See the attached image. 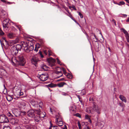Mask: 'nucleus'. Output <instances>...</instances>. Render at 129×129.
<instances>
[{"instance_id":"nucleus-1","label":"nucleus","mask_w":129,"mask_h":129,"mask_svg":"<svg viewBox=\"0 0 129 129\" xmlns=\"http://www.w3.org/2000/svg\"><path fill=\"white\" fill-rule=\"evenodd\" d=\"M11 61L13 65L23 66L25 63V59L22 54L18 56L16 58L13 57L11 58Z\"/></svg>"},{"instance_id":"nucleus-2","label":"nucleus","mask_w":129,"mask_h":129,"mask_svg":"<svg viewBox=\"0 0 129 129\" xmlns=\"http://www.w3.org/2000/svg\"><path fill=\"white\" fill-rule=\"evenodd\" d=\"M22 48L21 45L17 44L12 47L11 49V54L13 55H16L18 53V51L20 50Z\"/></svg>"},{"instance_id":"nucleus-3","label":"nucleus","mask_w":129,"mask_h":129,"mask_svg":"<svg viewBox=\"0 0 129 129\" xmlns=\"http://www.w3.org/2000/svg\"><path fill=\"white\" fill-rule=\"evenodd\" d=\"M89 112L91 113H93L94 112H96L98 114L100 113V110L97 104L95 103H93L92 107H90L88 108Z\"/></svg>"},{"instance_id":"nucleus-4","label":"nucleus","mask_w":129,"mask_h":129,"mask_svg":"<svg viewBox=\"0 0 129 129\" xmlns=\"http://www.w3.org/2000/svg\"><path fill=\"white\" fill-rule=\"evenodd\" d=\"M31 60L32 63L36 67L37 66V63L40 61V60L37 57L34 56L32 57Z\"/></svg>"},{"instance_id":"nucleus-5","label":"nucleus","mask_w":129,"mask_h":129,"mask_svg":"<svg viewBox=\"0 0 129 129\" xmlns=\"http://www.w3.org/2000/svg\"><path fill=\"white\" fill-rule=\"evenodd\" d=\"M47 61L48 62L49 65L51 67H52L55 65L56 60L50 57L47 58Z\"/></svg>"},{"instance_id":"nucleus-6","label":"nucleus","mask_w":129,"mask_h":129,"mask_svg":"<svg viewBox=\"0 0 129 129\" xmlns=\"http://www.w3.org/2000/svg\"><path fill=\"white\" fill-rule=\"evenodd\" d=\"M9 120L7 116L4 115H0V122L1 123L7 122Z\"/></svg>"},{"instance_id":"nucleus-7","label":"nucleus","mask_w":129,"mask_h":129,"mask_svg":"<svg viewBox=\"0 0 129 129\" xmlns=\"http://www.w3.org/2000/svg\"><path fill=\"white\" fill-rule=\"evenodd\" d=\"M10 21L8 19H5L3 22V25L4 27H8L10 25Z\"/></svg>"},{"instance_id":"nucleus-8","label":"nucleus","mask_w":129,"mask_h":129,"mask_svg":"<svg viewBox=\"0 0 129 129\" xmlns=\"http://www.w3.org/2000/svg\"><path fill=\"white\" fill-rule=\"evenodd\" d=\"M27 116L31 118H33L35 116V111L34 110H29L27 113Z\"/></svg>"},{"instance_id":"nucleus-9","label":"nucleus","mask_w":129,"mask_h":129,"mask_svg":"<svg viewBox=\"0 0 129 129\" xmlns=\"http://www.w3.org/2000/svg\"><path fill=\"white\" fill-rule=\"evenodd\" d=\"M90 38L89 39L96 42L98 40V38L94 34L91 33L90 34Z\"/></svg>"},{"instance_id":"nucleus-10","label":"nucleus","mask_w":129,"mask_h":129,"mask_svg":"<svg viewBox=\"0 0 129 129\" xmlns=\"http://www.w3.org/2000/svg\"><path fill=\"white\" fill-rule=\"evenodd\" d=\"M39 79L41 81H46L48 78V76L46 75L42 74L39 76Z\"/></svg>"},{"instance_id":"nucleus-11","label":"nucleus","mask_w":129,"mask_h":129,"mask_svg":"<svg viewBox=\"0 0 129 129\" xmlns=\"http://www.w3.org/2000/svg\"><path fill=\"white\" fill-rule=\"evenodd\" d=\"M26 105V102H22L19 103L18 106L19 108L24 109Z\"/></svg>"},{"instance_id":"nucleus-12","label":"nucleus","mask_w":129,"mask_h":129,"mask_svg":"<svg viewBox=\"0 0 129 129\" xmlns=\"http://www.w3.org/2000/svg\"><path fill=\"white\" fill-rule=\"evenodd\" d=\"M19 121L18 119L17 118H12L10 120V122L13 124H17Z\"/></svg>"},{"instance_id":"nucleus-13","label":"nucleus","mask_w":129,"mask_h":129,"mask_svg":"<svg viewBox=\"0 0 129 129\" xmlns=\"http://www.w3.org/2000/svg\"><path fill=\"white\" fill-rule=\"evenodd\" d=\"M30 102L32 105L35 108H36L38 107V102L37 101L33 100Z\"/></svg>"},{"instance_id":"nucleus-14","label":"nucleus","mask_w":129,"mask_h":129,"mask_svg":"<svg viewBox=\"0 0 129 129\" xmlns=\"http://www.w3.org/2000/svg\"><path fill=\"white\" fill-rule=\"evenodd\" d=\"M55 71L56 73L61 74V76L62 75V69L61 68L58 67H56L55 69Z\"/></svg>"},{"instance_id":"nucleus-15","label":"nucleus","mask_w":129,"mask_h":129,"mask_svg":"<svg viewBox=\"0 0 129 129\" xmlns=\"http://www.w3.org/2000/svg\"><path fill=\"white\" fill-rule=\"evenodd\" d=\"M7 74L6 71L4 69L0 68V74L1 76H5Z\"/></svg>"},{"instance_id":"nucleus-16","label":"nucleus","mask_w":129,"mask_h":129,"mask_svg":"<svg viewBox=\"0 0 129 129\" xmlns=\"http://www.w3.org/2000/svg\"><path fill=\"white\" fill-rule=\"evenodd\" d=\"M119 98L122 102H124L125 103L127 101L126 98L123 95H119Z\"/></svg>"},{"instance_id":"nucleus-17","label":"nucleus","mask_w":129,"mask_h":129,"mask_svg":"<svg viewBox=\"0 0 129 129\" xmlns=\"http://www.w3.org/2000/svg\"><path fill=\"white\" fill-rule=\"evenodd\" d=\"M50 110L51 113L52 114L55 115L56 113V109L54 107L50 108Z\"/></svg>"},{"instance_id":"nucleus-18","label":"nucleus","mask_w":129,"mask_h":129,"mask_svg":"<svg viewBox=\"0 0 129 129\" xmlns=\"http://www.w3.org/2000/svg\"><path fill=\"white\" fill-rule=\"evenodd\" d=\"M22 119L23 121L22 122L23 123L28 124L29 123V120L27 119V118H25L24 117H22Z\"/></svg>"},{"instance_id":"nucleus-19","label":"nucleus","mask_w":129,"mask_h":129,"mask_svg":"<svg viewBox=\"0 0 129 129\" xmlns=\"http://www.w3.org/2000/svg\"><path fill=\"white\" fill-rule=\"evenodd\" d=\"M34 120L36 123H38L41 121L40 117L39 116H36L34 118Z\"/></svg>"},{"instance_id":"nucleus-20","label":"nucleus","mask_w":129,"mask_h":129,"mask_svg":"<svg viewBox=\"0 0 129 129\" xmlns=\"http://www.w3.org/2000/svg\"><path fill=\"white\" fill-rule=\"evenodd\" d=\"M55 117L56 118L55 121H57V120H59L60 121H62V118L59 113H58V115L55 116Z\"/></svg>"},{"instance_id":"nucleus-21","label":"nucleus","mask_w":129,"mask_h":129,"mask_svg":"<svg viewBox=\"0 0 129 129\" xmlns=\"http://www.w3.org/2000/svg\"><path fill=\"white\" fill-rule=\"evenodd\" d=\"M56 124L59 126H62L63 124V122L62 121H60L59 120H57V121H55Z\"/></svg>"},{"instance_id":"nucleus-22","label":"nucleus","mask_w":129,"mask_h":129,"mask_svg":"<svg viewBox=\"0 0 129 129\" xmlns=\"http://www.w3.org/2000/svg\"><path fill=\"white\" fill-rule=\"evenodd\" d=\"M22 46H21L22 47H23L24 48V50H25V47H27L29 44L27 43V42L24 41L22 43Z\"/></svg>"},{"instance_id":"nucleus-23","label":"nucleus","mask_w":129,"mask_h":129,"mask_svg":"<svg viewBox=\"0 0 129 129\" xmlns=\"http://www.w3.org/2000/svg\"><path fill=\"white\" fill-rule=\"evenodd\" d=\"M41 68L44 71H47L48 70V67L45 64H42L41 66Z\"/></svg>"},{"instance_id":"nucleus-24","label":"nucleus","mask_w":129,"mask_h":129,"mask_svg":"<svg viewBox=\"0 0 129 129\" xmlns=\"http://www.w3.org/2000/svg\"><path fill=\"white\" fill-rule=\"evenodd\" d=\"M16 35L12 33H9L8 35V36L9 38H12L15 36Z\"/></svg>"},{"instance_id":"nucleus-25","label":"nucleus","mask_w":129,"mask_h":129,"mask_svg":"<svg viewBox=\"0 0 129 129\" xmlns=\"http://www.w3.org/2000/svg\"><path fill=\"white\" fill-rule=\"evenodd\" d=\"M34 47L33 45H30L29 47V49L28 50H27V52H29L30 51H32L33 50Z\"/></svg>"},{"instance_id":"nucleus-26","label":"nucleus","mask_w":129,"mask_h":129,"mask_svg":"<svg viewBox=\"0 0 129 129\" xmlns=\"http://www.w3.org/2000/svg\"><path fill=\"white\" fill-rule=\"evenodd\" d=\"M56 86V85L55 84H53L52 83H51L49 84L48 85H46V86L47 87H50L51 88L55 87Z\"/></svg>"},{"instance_id":"nucleus-27","label":"nucleus","mask_w":129,"mask_h":129,"mask_svg":"<svg viewBox=\"0 0 129 129\" xmlns=\"http://www.w3.org/2000/svg\"><path fill=\"white\" fill-rule=\"evenodd\" d=\"M39 117H40L44 118L45 117L46 113L44 112H43L40 114H39Z\"/></svg>"},{"instance_id":"nucleus-28","label":"nucleus","mask_w":129,"mask_h":129,"mask_svg":"<svg viewBox=\"0 0 129 129\" xmlns=\"http://www.w3.org/2000/svg\"><path fill=\"white\" fill-rule=\"evenodd\" d=\"M34 110L35 111V113H36L38 115H39L40 113V112H41V111L39 109H35Z\"/></svg>"},{"instance_id":"nucleus-29","label":"nucleus","mask_w":129,"mask_h":129,"mask_svg":"<svg viewBox=\"0 0 129 129\" xmlns=\"http://www.w3.org/2000/svg\"><path fill=\"white\" fill-rule=\"evenodd\" d=\"M118 104L120 106L123 108L122 110L123 111L124 108L125 107V105L123 102H119Z\"/></svg>"},{"instance_id":"nucleus-30","label":"nucleus","mask_w":129,"mask_h":129,"mask_svg":"<svg viewBox=\"0 0 129 129\" xmlns=\"http://www.w3.org/2000/svg\"><path fill=\"white\" fill-rule=\"evenodd\" d=\"M17 92L18 94H19V95L20 96L22 95L23 94V92H21L20 89H18Z\"/></svg>"},{"instance_id":"nucleus-31","label":"nucleus","mask_w":129,"mask_h":129,"mask_svg":"<svg viewBox=\"0 0 129 129\" xmlns=\"http://www.w3.org/2000/svg\"><path fill=\"white\" fill-rule=\"evenodd\" d=\"M66 83L64 82H62L57 84V85L59 87H62L63 85L66 84Z\"/></svg>"},{"instance_id":"nucleus-32","label":"nucleus","mask_w":129,"mask_h":129,"mask_svg":"<svg viewBox=\"0 0 129 129\" xmlns=\"http://www.w3.org/2000/svg\"><path fill=\"white\" fill-rule=\"evenodd\" d=\"M24 126L26 129H32V126L31 125H26Z\"/></svg>"},{"instance_id":"nucleus-33","label":"nucleus","mask_w":129,"mask_h":129,"mask_svg":"<svg viewBox=\"0 0 129 129\" xmlns=\"http://www.w3.org/2000/svg\"><path fill=\"white\" fill-rule=\"evenodd\" d=\"M40 46L39 44H38V45H37L35 47V49L34 50V51L37 52L38 51L39 48H40Z\"/></svg>"},{"instance_id":"nucleus-34","label":"nucleus","mask_w":129,"mask_h":129,"mask_svg":"<svg viewBox=\"0 0 129 129\" xmlns=\"http://www.w3.org/2000/svg\"><path fill=\"white\" fill-rule=\"evenodd\" d=\"M122 31L124 33L125 35V36L127 35H128V33L127 31L124 29L123 28L121 29Z\"/></svg>"},{"instance_id":"nucleus-35","label":"nucleus","mask_w":129,"mask_h":129,"mask_svg":"<svg viewBox=\"0 0 129 129\" xmlns=\"http://www.w3.org/2000/svg\"><path fill=\"white\" fill-rule=\"evenodd\" d=\"M49 129H59V128L57 126H51L49 128Z\"/></svg>"},{"instance_id":"nucleus-36","label":"nucleus","mask_w":129,"mask_h":129,"mask_svg":"<svg viewBox=\"0 0 129 129\" xmlns=\"http://www.w3.org/2000/svg\"><path fill=\"white\" fill-rule=\"evenodd\" d=\"M1 15L3 18H5L7 16V14L6 12H5V13H3L1 14Z\"/></svg>"},{"instance_id":"nucleus-37","label":"nucleus","mask_w":129,"mask_h":129,"mask_svg":"<svg viewBox=\"0 0 129 129\" xmlns=\"http://www.w3.org/2000/svg\"><path fill=\"white\" fill-rule=\"evenodd\" d=\"M7 100L9 101H11L12 100V98L10 96H8L6 97Z\"/></svg>"},{"instance_id":"nucleus-38","label":"nucleus","mask_w":129,"mask_h":129,"mask_svg":"<svg viewBox=\"0 0 129 129\" xmlns=\"http://www.w3.org/2000/svg\"><path fill=\"white\" fill-rule=\"evenodd\" d=\"M7 115L9 117H11L14 116L13 115H12L11 113L10 112H8L7 113Z\"/></svg>"},{"instance_id":"nucleus-39","label":"nucleus","mask_w":129,"mask_h":129,"mask_svg":"<svg viewBox=\"0 0 129 129\" xmlns=\"http://www.w3.org/2000/svg\"><path fill=\"white\" fill-rule=\"evenodd\" d=\"M125 4V3L124 1H120L118 3V5L119 6H121Z\"/></svg>"},{"instance_id":"nucleus-40","label":"nucleus","mask_w":129,"mask_h":129,"mask_svg":"<svg viewBox=\"0 0 129 129\" xmlns=\"http://www.w3.org/2000/svg\"><path fill=\"white\" fill-rule=\"evenodd\" d=\"M39 107L41 108H42L43 106V103L42 102H41L39 103Z\"/></svg>"},{"instance_id":"nucleus-41","label":"nucleus","mask_w":129,"mask_h":129,"mask_svg":"<svg viewBox=\"0 0 129 129\" xmlns=\"http://www.w3.org/2000/svg\"><path fill=\"white\" fill-rule=\"evenodd\" d=\"M125 37L127 42L128 43L129 42V36L128 35H126Z\"/></svg>"},{"instance_id":"nucleus-42","label":"nucleus","mask_w":129,"mask_h":129,"mask_svg":"<svg viewBox=\"0 0 129 129\" xmlns=\"http://www.w3.org/2000/svg\"><path fill=\"white\" fill-rule=\"evenodd\" d=\"M4 32H3L2 30L1 29V28H0V35L2 36L4 34Z\"/></svg>"},{"instance_id":"nucleus-43","label":"nucleus","mask_w":129,"mask_h":129,"mask_svg":"<svg viewBox=\"0 0 129 129\" xmlns=\"http://www.w3.org/2000/svg\"><path fill=\"white\" fill-rule=\"evenodd\" d=\"M13 114H14V115L16 117H18L20 115V113H19V114H17L16 113H14L13 112H12Z\"/></svg>"},{"instance_id":"nucleus-44","label":"nucleus","mask_w":129,"mask_h":129,"mask_svg":"<svg viewBox=\"0 0 129 129\" xmlns=\"http://www.w3.org/2000/svg\"><path fill=\"white\" fill-rule=\"evenodd\" d=\"M39 53L41 57L42 58H43L44 57V56L43 55L42 52L41 51H40L39 52Z\"/></svg>"},{"instance_id":"nucleus-45","label":"nucleus","mask_w":129,"mask_h":129,"mask_svg":"<svg viewBox=\"0 0 129 129\" xmlns=\"http://www.w3.org/2000/svg\"><path fill=\"white\" fill-rule=\"evenodd\" d=\"M67 77L68 78L70 79H71L72 78V75H71L70 74H68L67 75Z\"/></svg>"},{"instance_id":"nucleus-46","label":"nucleus","mask_w":129,"mask_h":129,"mask_svg":"<svg viewBox=\"0 0 129 129\" xmlns=\"http://www.w3.org/2000/svg\"><path fill=\"white\" fill-rule=\"evenodd\" d=\"M13 42H14V44H16L18 42V38H17L15 40H14Z\"/></svg>"},{"instance_id":"nucleus-47","label":"nucleus","mask_w":129,"mask_h":129,"mask_svg":"<svg viewBox=\"0 0 129 129\" xmlns=\"http://www.w3.org/2000/svg\"><path fill=\"white\" fill-rule=\"evenodd\" d=\"M3 129H10V128L9 126H4V127Z\"/></svg>"},{"instance_id":"nucleus-48","label":"nucleus","mask_w":129,"mask_h":129,"mask_svg":"<svg viewBox=\"0 0 129 129\" xmlns=\"http://www.w3.org/2000/svg\"><path fill=\"white\" fill-rule=\"evenodd\" d=\"M78 13L79 15L80 16V18H82L83 17L82 14L80 12H78Z\"/></svg>"},{"instance_id":"nucleus-49","label":"nucleus","mask_w":129,"mask_h":129,"mask_svg":"<svg viewBox=\"0 0 129 129\" xmlns=\"http://www.w3.org/2000/svg\"><path fill=\"white\" fill-rule=\"evenodd\" d=\"M30 47V45H29L27 46V47H25V49L24 50L27 52V50H28L29 49V47Z\"/></svg>"},{"instance_id":"nucleus-50","label":"nucleus","mask_w":129,"mask_h":129,"mask_svg":"<svg viewBox=\"0 0 129 129\" xmlns=\"http://www.w3.org/2000/svg\"><path fill=\"white\" fill-rule=\"evenodd\" d=\"M67 11L69 13V15H68V14H67V15L70 17L71 18H72V16L71 14L69 12L68 10Z\"/></svg>"},{"instance_id":"nucleus-51","label":"nucleus","mask_w":129,"mask_h":129,"mask_svg":"<svg viewBox=\"0 0 129 129\" xmlns=\"http://www.w3.org/2000/svg\"><path fill=\"white\" fill-rule=\"evenodd\" d=\"M62 129H67V126L66 125H64L63 126L61 127Z\"/></svg>"},{"instance_id":"nucleus-52","label":"nucleus","mask_w":129,"mask_h":129,"mask_svg":"<svg viewBox=\"0 0 129 129\" xmlns=\"http://www.w3.org/2000/svg\"><path fill=\"white\" fill-rule=\"evenodd\" d=\"M64 80V78H62L61 79H57L55 81H63Z\"/></svg>"},{"instance_id":"nucleus-53","label":"nucleus","mask_w":129,"mask_h":129,"mask_svg":"<svg viewBox=\"0 0 129 129\" xmlns=\"http://www.w3.org/2000/svg\"><path fill=\"white\" fill-rule=\"evenodd\" d=\"M78 123L79 128H81V125L80 123L79 122H78Z\"/></svg>"},{"instance_id":"nucleus-54","label":"nucleus","mask_w":129,"mask_h":129,"mask_svg":"<svg viewBox=\"0 0 129 129\" xmlns=\"http://www.w3.org/2000/svg\"><path fill=\"white\" fill-rule=\"evenodd\" d=\"M61 94L62 95L64 96L68 95V93L65 92H63Z\"/></svg>"},{"instance_id":"nucleus-55","label":"nucleus","mask_w":129,"mask_h":129,"mask_svg":"<svg viewBox=\"0 0 129 129\" xmlns=\"http://www.w3.org/2000/svg\"><path fill=\"white\" fill-rule=\"evenodd\" d=\"M85 118L86 119H88L89 118V116L88 115H85Z\"/></svg>"},{"instance_id":"nucleus-56","label":"nucleus","mask_w":129,"mask_h":129,"mask_svg":"<svg viewBox=\"0 0 129 129\" xmlns=\"http://www.w3.org/2000/svg\"><path fill=\"white\" fill-rule=\"evenodd\" d=\"M72 8L75 10H76V8H75V6H74V5L72 7Z\"/></svg>"},{"instance_id":"nucleus-57","label":"nucleus","mask_w":129,"mask_h":129,"mask_svg":"<svg viewBox=\"0 0 129 129\" xmlns=\"http://www.w3.org/2000/svg\"><path fill=\"white\" fill-rule=\"evenodd\" d=\"M57 62H58V63L59 64H60V60H59V59H58V58H57Z\"/></svg>"},{"instance_id":"nucleus-58","label":"nucleus","mask_w":129,"mask_h":129,"mask_svg":"<svg viewBox=\"0 0 129 129\" xmlns=\"http://www.w3.org/2000/svg\"><path fill=\"white\" fill-rule=\"evenodd\" d=\"M62 70L64 72V73L65 72V69L63 68H61Z\"/></svg>"},{"instance_id":"nucleus-59","label":"nucleus","mask_w":129,"mask_h":129,"mask_svg":"<svg viewBox=\"0 0 129 129\" xmlns=\"http://www.w3.org/2000/svg\"><path fill=\"white\" fill-rule=\"evenodd\" d=\"M90 101H92L93 100V98L92 97H90L89 99Z\"/></svg>"},{"instance_id":"nucleus-60","label":"nucleus","mask_w":129,"mask_h":129,"mask_svg":"<svg viewBox=\"0 0 129 129\" xmlns=\"http://www.w3.org/2000/svg\"><path fill=\"white\" fill-rule=\"evenodd\" d=\"M112 21L115 24V25H116V23L115 20L114 19H113Z\"/></svg>"},{"instance_id":"nucleus-61","label":"nucleus","mask_w":129,"mask_h":129,"mask_svg":"<svg viewBox=\"0 0 129 129\" xmlns=\"http://www.w3.org/2000/svg\"><path fill=\"white\" fill-rule=\"evenodd\" d=\"M85 34L87 36V38L88 39V40H89V39L88 38L89 37V36L86 33H85Z\"/></svg>"},{"instance_id":"nucleus-62","label":"nucleus","mask_w":129,"mask_h":129,"mask_svg":"<svg viewBox=\"0 0 129 129\" xmlns=\"http://www.w3.org/2000/svg\"><path fill=\"white\" fill-rule=\"evenodd\" d=\"M76 116H77L78 117H80V115L78 113H77L76 114Z\"/></svg>"},{"instance_id":"nucleus-63","label":"nucleus","mask_w":129,"mask_h":129,"mask_svg":"<svg viewBox=\"0 0 129 129\" xmlns=\"http://www.w3.org/2000/svg\"><path fill=\"white\" fill-rule=\"evenodd\" d=\"M21 26H20L18 28L20 31H21Z\"/></svg>"},{"instance_id":"nucleus-64","label":"nucleus","mask_w":129,"mask_h":129,"mask_svg":"<svg viewBox=\"0 0 129 129\" xmlns=\"http://www.w3.org/2000/svg\"><path fill=\"white\" fill-rule=\"evenodd\" d=\"M88 121L90 123H91V121L90 118L88 119Z\"/></svg>"}]
</instances>
